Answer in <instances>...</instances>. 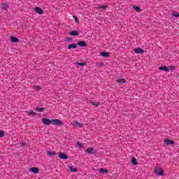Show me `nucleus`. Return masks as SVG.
Segmentation results:
<instances>
[{"label": "nucleus", "mask_w": 179, "mask_h": 179, "mask_svg": "<svg viewBox=\"0 0 179 179\" xmlns=\"http://www.w3.org/2000/svg\"><path fill=\"white\" fill-rule=\"evenodd\" d=\"M73 19L76 23H79V18H78V17L73 16Z\"/></svg>", "instance_id": "nucleus-29"}, {"label": "nucleus", "mask_w": 179, "mask_h": 179, "mask_svg": "<svg viewBox=\"0 0 179 179\" xmlns=\"http://www.w3.org/2000/svg\"><path fill=\"white\" fill-rule=\"evenodd\" d=\"M131 164H133V166L138 165V161L136 160V158L135 157L131 158Z\"/></svg>", "instance_id": "nucleus-14"}, {"label": "nucleus", "mask_w": 179, "mask_h": 179, "mask_svg": "<svg viewBox=\"0 0 179 179\" xmlns=\"http://www.w3.org/2000/svg\"><path fill=\"white\" fill-rule=\"evenodd\" d=\"M28 115H32L34 117L36 115V112L33 111L32 110L27 112Z\"/></svg>", "instance_id": "nucleus-19"}, {"label": "nucleus", "mask_w": 179, "mask_h": 179, "mask_svg": "<svg viewBox=\"0 0 179 179\" xmlns=\"http://www.w3.org/2000/svg\"><path fill=\"white\" fill-rule=\"evenodd\" d=\"M1 8H2V9L6 10V9H8V4L5 3H1Z\"/></svg>", "instance_id": "nucleus-20"}, {"label": "nucleus", "mask_w": 179, "mask_h": 179, "mask_svg": "<svg viewBox=\"0 0 179 179\" xmlns=\"http://www.w3.org/2000/svg\"><path fill=\"white\" fill-rule=\"evenodd\" d=\"M34 88H35V89H40V87H38V86H35Z\"/></svg>", "instance_id": "nucleus-34"}, {"label": "nucleus", "mask_w": 179, "mask_h": 179, "mask_svg": "<svg viewBox=\"0 0 179 179\" xmlns=\"http://www.w3.org/2000/svg\"><path fill=\"white\" fill-rule=\"evenodd\" d=\"M69 169L71 171H72L73 173H76L78 171V169H76V168L73 166H69Z\"/></svg>", "instance_id": "nucleus-24"}, {"label": "nucleus", "mask_w": 179, "mask_h": 179, "mask_svg": "<svg viewBox=\"0 0 179 179\" xmlns=\"http://www.w3.org/2000/svg\"><path fill=\"white\" fill-rule=\"evenodd\" d=\"M116 82L117 83H125V79H124V78H119V79H117V80H116Z\"/></svg>", "instance_id": "nucleus-18"}, {"label": "nucleus", "mask_w": 179, "mask_h": 179, "mask_svg": "<svg viewBox=\"0 0 179 179\" xmlns=\"http://www.w3.org/2000/svg\"><path fill=\"white\" fill-rule=\"evenodd\" d=\"M154 173L157 174V176H164V171H163V169H162L160 166H157L154 169Z\"/></svg>", "instance_id": "nucleus-2"}, {"label": "nucleus", "mask_w": 179, "mask_h": 179, "mask_svg": "<svg viewBox=\"0 0 179 179\" xmlns=\"http://www.w3.org/2000/svg\"><path fill=\"white\" fill-rule=\"evenodd\" d=\"M91 104H92V106H96V107L99 106V102H96V101H90Z\"/></svg>", "instance_id": "nucleus-27"}, {"label": "nucleus", "mask_w": 179, "mask_h": 179, "mask_svg": "<svg viewBox=\"0 0 179 179\" xmlns=\"http://www.w3.org/2000/svg\"><path fill=\"white\" fill-rule=\"evenodd\" d=\"M99 173H101V174H103V173H106L107 174L108 173V170L104 169H100Z\"/></svg>", "instance_id": "nucleus-22"}, {"label": "nucleus", "mask_w": 179, "mask_h": 179, "mask_svg": "<svg viewBox=\"0 0 179 179\" xmlns=\"http://www.w3.org/2000/svg\"><path fill=\"white\" fill-rule=\"evenodd\" d=\"M87 153H90L91 155H94L96 153V150L93 148H89L86 150Z\"/></svg>", "instance_id": "nucleus-7"}, {"label": "nucleus", "mask_w": 179, "mask_h": 179, "mask_svg": "<svg viewBox=\"0 0 179 179\" xmlns=\"http://www.w3.org/2000/svg\"><path fill=\"white\" fill-rule=\"evenodd\" d=\"M134 9L136 10V12H141L142 9L140 8V7H138L136 6H133Z\"/></svg>", "instance_id": "nucleus-25"}, {"label": "nucleus", "mask_w": 179, "mask_h": 179, "mask_svg": "<svg viewBox=\"0 0 179 179\" xmlns=\"http://www.w3.org/2000/svg\"><path fill=\"white\" fill-rule=\"evenodd\" d=\"M30 171H31V173H34V174H38V173H40V169L37 167H32L30 169Z\"/></svg>", "instance_id": "nucleus-4"}, {"label": "nucleus", "mask_w": 179, "mask_h": 179, "mask_svg": "<svg viewBox=\"0 0 179 179\" xmlns=\"http://www.w3.org/2000/svg\"><path fill=\"white\" fill-rule=\"evenodd\" d=\"M164 143L169 146V145H174V141L169 140V139H165Z\"/></svg>", "instance_id": "nucleus-9"}, {"label": "nucleus", "mask_w": 179, "mask_h": 179, "mask_svg": "<svg viewBox=\"0 0 179 179\" xmlns=\"http://www.w3.org/2000/svg\"><path fill=\"white\" fill-rule=\"evenodd\" d=\"M5 136V131L0 130V138H3Z\"/></svg>", "instance_id": "nucleus-28"}, {"label": "nucleus", "mask_w": 179, "mask_h": 179, "mask_svg": "<svg viewBox=\"0 0 179 179\" xmlns=\"http://www.w3.org/2000/svg\"><path fill=\"white\" fill-rule=\"evenodd\" d=\"M98 65H99V66H103L104 64L101 62L99 63Z\"/></svg>", "instance_id": "nucleus-33"}, {"label": "nucleus", "mask_w": 179, "mask_h": 179, "mask_svg": "<svg viewBox=\"0 0 179 179\" xmlns=\"http://www.w3.org/2000/svg\"><path fill=\"white\" fill-rule=\"evenodd\" d=\"M100 55L104 58H108V57H110V53L108 52H101Z\"/></svg>", "instance_id": "nucleus-8"}, {"label": "nucleus", "mask_w": 179, "mask_h": 179, "mask_svg": "<svg viewBox=\"0 0 179 179\" xmlns=\"http://www.w3.org/2000/svg\"><path fill=\"white\" fill-rule=\"evenodd\" d=\"M10 40L12 43H19V38L15 36H10Z\"/></svg>", "instance_id": "nucleus-12"}, {"label": "nucleus", "mask_w": 179, "mask_h": 179, "mask_svg": "<svg viewBox=\"0 0 179 179\" xmlns=\"http://www.w3.org/2000/svg\"><path fill=\"white\" fill-rule=\"evenodd\" d=\"M77 45H79L80 47H86V43L85 41H79L78 42Z\"/></svg>", "instance_id": "nucleus-13"}, {"label": "nucleus", "mask_w": 179, "mask_h": 179, "mask_svg": "<svg viewBox=\"0 0 179 179\" xmlns=\"http://www.w3.org/2000/svg\"><path fill=\"white\" fill-rule=\"evenodd\" d=\"M71 124H72L73 127H75V128H81L82 127V124H80L76 121L73 122Z\"/></svg>", "instance_id": "nucleus-6"}, {"label": "nucleus", "mask_w": 179, "mask_h": 179, "mask_svg": "<svg viewBox=\"0 0 179 179\" xmlns=\"http://www.w3.org/2000/svg\"><path fill=\"white\" fill-rule=\"evenodd\" d=\"M78 47V45L76 44H70L68 46L69 50H71V48H76Z\"/></svg>", "instance_id": "nucleus-21"}, {"label": "nucleus", "mask_w": 179, "mask_h": 179, "mask_svg": "<svg viewBox=\"0 0 179 179\" xmlns=\"http://www.w3.org/2000/svg\"><path fill=\"white\" fill-rule=\"evenodd\" d=\"M77 145H78V146H83V145L81 143H80V142H78V143H77Z\"/></svg>", "instance_id": "nucleus-32"}, {"label": "nucleus", "mask_w": 179, "mask_h": 179, "mask_svg": "<svg viewBox=\"0 0 179 179\" xmlns=\"http://www.w3.org/2000/svg\"><path fill=\"white\" fill-rule=\"evenodd\" d=\"M170 69H171V71H174V69H176V66H170Z\"/></svg>", "instance_id": "nucleus-31"}, {"label": "nucleus", "mask_w": 179, "mask_h": 179, "mask_svg": "<svg viewBox=\"0 0 179 179\" xmlns=\"http://www.w3.org/2000/svg\"><path fill=\"white\" fill-rule=\"evenodd\" d=\"M35 12L36 13H38V15H43V13H44V11L40 7H36L35 8Z\"/></svg>", "instance_id": "nucleus-5"}, {"label": "nucleus", "mask_w": 179, "mask_h": 179, "mask_svg": "<svg viewBox=\"0 0 179 179\" xmlns=\"http://www.w3.org/2000/svg\"><path fill=\"white\" fill-rule=\"evenodd\" d=\"M171 15L173 16V17H179V13L177 11H173L171 13Z\"/></svg>", "instance_id": "nucleus-15"}, {"label": "nucleus", "mask_w": 179, "mask_h": 179, "mask_svg": "<svg viewBox=\"0 0 179 179\" xmlns=\"http://www.w3.org/2000/svg\"><path fill=\"white\" fill-rule=\"evenodd\" d=\"M69 34L70 36H79V33L78 32V31H76V30H73V31H71L69 33Z\"/></svg>", "instance_id": "nucleus-11"}, {"label": "nucleus", "mask_w": 179, "mask_h": 179, "mask_svg": "<svg viewBox=\"0 0 179 179\" xmlns=\"http://www.w3.org/2000/svg\"><path fill=\"white\" fill-rule=\"evenodd\" d=\"M59 159H68V155H65L64 153L60 152L59 154Z\"/></svg>", "instance_id": "nucleus-10"}, {"label": "nucleus", "mask_w": 179, "mask_h": 179, "mask_svg": "<svg viewBox=\"0 0 179 179\" xmlns=\"http://www.w3.org/2000/svg\"><path fill=\"white\" fill-rule=\"evenodd\" d=\"M36 111H38V113H43L44 111V108L36 107Z\"/></svg>", "instance_id": "nucleus-23"}, {"label": "nucleus", "mask_w": 179, "mask_h": 179, "mask_svg": "<svg viewBox=\"0 0 179 179\" xmlns=\"http://www.w3.org/2000/svg\"><path fill=\"white\" fill-rule=\"evenodd\" d=\"M160 71H165V72H169V69L166 66H160Z\"/></svg>", "instance_id": "nucleus-16"}, {"label": "nucleus", "mask_w": 179, "mask_h": 179, "mask_svg": "<svg viewBox=\"0 0 179 179\" xmlns=\"http://www.w3.org/2000/svg\"><path fill=\"white\" fill-rule=\"evenodd\" d=\"M97 8L98 9H101V10H106V9H107V6L106 5L99 6Z\"/></svg>", "instance_id": "nucleus-17"}, {"label": "nucleus", "mask_w": 179, "mask_h": 179, "mask_svg": "<svg viewBox=\"0 0 179 179\" xmlns=\"http://www.w3.org/2000/svg\"><path fill=\"white\" fill-rule=\"evenodd\" d=\"M42 121L44 124V125H50V124H52V125H64V123L62 121L58 120V119H47V118H43Z\"/></svg>", "instance_id": "nucleus-1"}, {"label": "nucleus", "mask_w": 179, "mask_h": 179, "mask_svg": "<svg viewBox=\"0 0 179 179\" xmlns=\"http://www.w3.org/2000/svg\"><path fill=\"white\" fill-rule=\"evenodd\" d=\"M134 52H136V54H143V52H145V50L142 48H136L134 50Z\"/></svg>", "instance_id": "nucleus-3"}, {"label": "nucleus", "mask_w": 179, "mask_h": 179, "mask_svg": "<svg viewBox=\"0 0 179 179\" xmlns=\"http://www.w3.org/2000/svg\"><path fill=\"white\" fill-rule=\"evenodd\" d=\"M48 156L52 157V156H55L56 153L54 151H50L48 152Z\"/></svg>", "instance_id": "nucleus-26"}, {"label": "nucleus", "mask_w": 179, "mask_h": 179, "mask_svg": "<svg viewBox=\"0 0 179 179\" xmlns=\"http://www.w3.org/2000/svg\"><path fill=\"white\" fill-rule=\"evenodd\" d=\"M25 145H26V143H22V146H25Z\"/></svg>", "instance_id": "nucleus-35"}, {"label": "nucleus", "mask_w": 179, "mask_h": 179, "mask_svg": "<svg viewBox=\"0 0 179 179\" xmlns=\"http://www.w3.org/2000/svg\"><path fill=\"white\" fill-rule=\"evenodd\" d=\"M78 65H80V66H85V65H86V63L80 62V63H78Z\"/></svg>", "instance_id": "nucleus-30"}]
</instances>
